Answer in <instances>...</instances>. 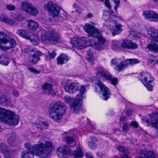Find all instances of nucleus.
I'll return each mask as SVG.
<instances>
[{
	"instance_id": "23",
	"label": "nucleus",
	"mask_w": 158,
	"mask_h": 158,
	"mask_svg": "<svg viewBox=\"0 0 158 158\" xmlns=\"http://www.w3.org/2000/svg\"><path fill=\"white\" fill-rule=\"evenodd\" d=\"M114 23L113 28H112V34L113 36L119 34L122 31V25L120 24H117L115 22Z\"/></svg>"
},
{
	"instance_id": "29",
	"label": "nucleus",
	"mask_w": 158,
	"mask_h": 158,
	"mask_svg": "<svg viewBox=\"0 0 158 158\" xmlns=\"http://www.w3.org/2000/svg\"><path fill=\"white\" fill-rule=\"evenodd\" d=\"M147 48H148L149 51L153 52H158V45L156 43L148 44Z\"/></svg>"
},
{
	"instance_id": "25",
	"label": "nucleus",
	"mask_w": 158,
	"mask_h": 158,
	"mask_svg": "<svg viewBox=\"0 0 158 158\" xmlns=\"http://www.w3.org/2000/svg\"><path fill=\"white\" fill-rule=\"evenodd\" d=\"M10 61L9 58L5 54L0 55V64L4 65H8Z\"/></svg>"
},
{
	"instance_id": "52",
	"label": "nucleus",
	"mask_w": 158,
	"mask_h": 158,
	"mask_svg": "<svg viewBox=\"0 0 158 158\" xmlns=\"http://www.w3.org/2000/svg\"><path fill=\"white\" fill-rule=\"evenodd\" d=\"M122 63L123 64V66H124L125 67L129 64H130V61L129 59L126 60L122 62Z\"/></svg>"
},
{
	"instance_id": "48",
	"label": "nucleus",
	"mask_w": 158,
	"mask_h": 158,
	"mask_svg": "<svg viewBox=\"0 0 158 158\" xmlns=\"http://www.w3.org/2000/svg\"><path fill=\"white\" fill-rule=\"evenodd\" d=\"M28 69L31 71V72L35 74H38L40 73V71L37 70L36 69L31 67H29Z\"/></svg>"
},
{
	"instance_id": "5",
	"label": "nucleus",
	"mask_w": 158,
	"mask_h": 158,
	"mask_svg": "<svg viewBox=\"0 0 158 158\" xmlns=\"http://www.w3.org/2000/svg\"><path fill=\"white\" fill-rule=\"evenodd\" d=\"M85 90L84 85H81L79 89L80 94H77L74 99V102L70 104V106L73 109L74 113L76 114H78L81 109L82 104L81 101L83 98L82 95L84 93Z\"/></svg>"
},
{
	"instance_id": "30",
	"label": "nucleus",
	"mask_w": 158,
	"mask_h": 158,
	"mask_svg": "<svg viewBox=\"0 0 158 158\" xmlns=\"http://www.w3.org/2000/svg\"><path fill=\"white\" fill-rule=\"evenodd\" d=\"M24 146L25 148L27 150V151L30 153H35V145L32 146L30 143L27 142L24 144Z\"/></svg>"
},
{
	"instance_id": "51",
	"label": "nucleus",
	"mask_w": 158,
	"mask_h": 158,
	"mask_svg": "<svg viewBox=\"0 0 158 158\" xmlns=\"http://www.w3.org/2000/svg\"><path fill=\"white\" fill-rule=\"evenodd\" d=\"M87 54L89 56L88 58L90 60H93V52L91 51V50H89L87 52Z\"/></svg>"
},
{
	"instance_id": "16",
	"label": "nucleus",
	"mask_w": 158,
	"mask_h": 158,
	"mask_svg": "<svg viewBox=\"0 0 158 158\" xmlns=\"http://www.w3.org/2000/svg\"><path fill=\"white\" fill-rule=\"evenodd\" d=\"M143 15L145 19H149L151 21L156 22L158 20V14L153 11H145Z\"/></svg>"
},
{
	"instance_id": "1",
	"label": "nucleus",
	"mask_w": 158,
	"mask_h": 158,
	"mask_svg": "<svg viewBox=\"0 0 158 158\" xmlns=\"http://www.w3.org/2000/svg\"><path fill=\"white\" fill-rule=\"evenodd\" d=\"M66 107L64 104L60 101L51 103L48 108V111L51 118L57 121L62 117L66 112Z\"/></svg>"
},
{
	"instance_id": "10",
	"label": "nucleus",
	"mask_w": 158,
	"mask_h": 158,
	"mask_svg": "<svg viewBox=\"0 0 158 158\" xmlns=\"http://www.w3.org/2000/svg\"><path fill=\"white\" fill-rule=\"evenodd\" d=\"M96 79L97 81L95 83L98 85L102 92L103 99L106 101L110 97L111 94L110 92L109 88L105 86L101 81L97 78Z\"/></svg>"
},
{
	"instance_id": "22",
	"label": "nucleus",
	"mask_w": 158,
	"mask_h": 158,
	"mask_svg": "<svg viewBox=\"0 0 158 158\" xmlns=\"http://www.w3.org/2000/svg\"><path fill=\"white\" fill-rule=\"evenodd\" d=\"M35 125L37 130L40 131H42L44 129H47L48 126L47 122L39 120H37Z\"/></svg>"
},
{
	"instance_id": "58",
	"label": "nucleus",
	"mask_w": 158,
	"mask_h": 158,
	"mask_svg": "<svg viewBox=\"0 0 158 158\" xmlns=\"http://www.w3.org/2000/svg\"><path fill=\"white\" fill-rule=\"evenodd\" d=\"M30 41L33 45L35 46L38 44L39 43V40H30Z\"/></svg>"
},
{
	"instance_id": "35",
	"label": "nucleus",
	"mask_w": 158,
	"mask_h": 158,
	"mask_svg": "<svg viewBox=\"0 0 158 158\" xmlns=\"http://www.w3.org/2000/svg\"><path fill=\"white\" fill-rule=\"evenodd\" d=\"M38 37L37 34L33 32H31L28 31L27 34V39L34 40L38 39Z\"/></svg>"
},
{
	"instance_id": "28",
	"label": "nucleus",
	"mask_w": 158,
	"mask_h": 158,
	"mask_svg": "<svg viewBox=\"0 0 158 158\" xmlns=\"http://www.w3.org/2000/svg\"><path fill=\"white\" fill-rule=\"evenodd\" d=\"M73 153L75 158H81L83 156V153L80 147H77V149L75 150Z\"/></svg>"
},
{
	"instance_id": "8",
	"label": "nucleus",
	"mask_w": 158,
	"mask_h": 158,
	"mask_svg": "<svg viewBox=\"0 0 158 158\" xmlns=\"http://www.w3.org/2000/svg\"><path fill=\"white\" fill-rule=\"evenodd\" d=\"M44 7L45 9L48 11L50 15L53 17L58 15L60 10V7L52 2H49L45 5Z\"/></svg>"
},
{
	"instance_id": "20",
	"label": "nucleus",
	"mask_w": 158,
	"mask_h": 158,
	"mask_svg": "<svg viewBox=\"0 0 158 158\" xmlns=\"http://www.w3.org/2000/svg\"><path fill=\"white\" fill-rule=\"evenodd\" d=\"M137 48V44L131 42L130 40H123L121 44V48L123 49H134Z\"/></svg>"
},
{
	"instance_id": "12",
	"label": "nucleus",
	"mask_w": 158,
	"mask_h": 158,
	"mask_svg": "<svg viewBox=\"0 0 158 158\" xmlns=\"http://www.w3.org/2000/svg\"><path fill=\"white\" fill-rule=\"evenodd\" d=\"M129 27L131 31L128 36L129 38L133 40L141 39V35L139 32L140 30V27L139 26H136L134 23H132L130 25Z\"/></svg>"
},
{
	"instance_id": "56",
	"label": "nucleus",
	"mask_w": 158,
	"mask_h": 158,
	"mask_svg": "<svg viewBox=\"0 0 158 158\" xmlns=\"http://www.w3.org/2000/svg\"><path fill=\"white\" fill-rule=\"evenodd\" d=\"M12 94L14 96L16 97L19 96V92L16 89L13 90Z\"/></svg>"
},
{
	"instance_id": "3",
	"label": "nucleus",
	"mask_w": 158,
	"mask_h": 158,
	"mask_svg": "<svg viewBox=\"0 0 158 158\" xmlns=\"http://www.w3.org/2000/svg\"><path fill=\"white\" fill-rule=\"evenodd\" d=\"M19 118L18 116L9 110L0 107V120L5 123L15 126L18 124Z\"/></svg>"
},
{
	"instance_id": "43",
	"label": "nucleus",
	"mask_w": 158,
	"mask_h": 158,
	"mask_svg": "<svg viewBox=\"0 0 158 158\" xmlns=\"http://www.w3.org/2000/svg\"><path fill=\"white\" fill-rule=\"evenodd\" d=\"M24 51L25 53L29 54L31 52H34L35 50L31 48L28 47L24 49Z\"/></svg>"
},
{
	"instance_id": "17",
	"label": "nucleus",
	"mask_w": 158,
	"mask_h": 158,
	"mask_svg": "<svg viewBox=\"0 0 158 158\" xmlns=\"http://www.w3.org/2000/svg\"><path fill=\"white\" fill-rule=\"evenodd\" d=\"M7 146L4 143H0V150L1 153H5V158H14L13 152L12 151L7 149Z\"/></svg>"
},
{
	"instance_id": "21",
	"label": "nucleus",
	"mask_w": 158,
	"mask_h": 158,
	"mask_svg": "<svg viewBox=\"0 0 158 158\" xmlns=\"http://www.w3.org/2000/svg\"><path fill=\"white\" fill-rule=\"evenodd\" d=\"M42 53L38 51L32 55H29V60L31 63L32 64H36L40 60V56H41Z\"/></svg>"
},
{
	"instance_id": "55",
	"label": "nucleus",
	"mask_w": 158,
	"mask_h": 158,
	"mask_svg": "<svg viewBox=\"0 0 158 158\" xmlns=\"http://www.w3.org/2000/svg\"><path fill=\"white\" fill-rule=\"evenodd\" d=\"M113 1L114 2L115 4V6H114V8L115 10V11H116L117 8L119 4L120 1V0H113Z\"/></svg>"
},
{
	"instance_id": "36",
	"label": "nucleus",
	"mask_w": 158,
	"mask_h": 158,
	"mask_svg": "<svg viewBox=\"0 0 158 158\" xmlns=\"http://www.w3.org/2000/svg\"><path fill=\"white\" fill-rule=\"evenodd\" d=\"M0 40H14L12 39L10 35L6 34L3 32H0Z\"/></svg>"
},
{
	"instance_id": "60",
	"label": "nucleus",
	"mask_w": 158,
	"mask_h": 158,
	"mask_svg": "<svg viewBox=\"0 0 158 158\" xmlns=\"http://www.w3.org/2000/svg\"><path fill=\"white\" fill-rule=\"evenodd\" d=\"M86 156L87 158H94L92 154L90 153H87L86 154Z\"/></svg>"
},
{
	"instance_id": "44",
	"label": "nucleus",
	"mask_w": 158,
	"mask_h": 158,
	"mask_svg": "<svg viewBox=\"0 0 158 158\" xmlns=\"http://www.w3.org/2000/svg\"><path fill=\"white\" fill-rule=\"evenodd\" d=\"M123 131L127 132L129 129V125L127 123L123 124Z\"/></svg>"
},
{
	"instance_id": "14",
	"label": "nucleus",
	"mask_w": 158,
	"mask_h": 158,
	"mask_svg": "<svg viewBox=\"0 0 158 158\" xmlns=\"http://www.w3.org/2000/svg\"><path fill=\"white\" fill-rule=\"evenodd\" d=\"M59 153L58 156L60 158L64 157L65 156L68 155L71 152L70 147L66 145L61 146L58 148Z\"/></svg>"
},
{
	"instance_id": "6",
	"label": "nucleus",
	"mask_w": 158,
	"mask_h": 158,
	"mask_svg": "<svg viewBox=\"0 0 158 158\" xmlns=\"http://www.w3.org/2000/svg\"><path fill=\"white\" fill-rule=\"evenodd\" d=\"M84 30L88 33V36L92 37L94 38H97L98 40H105L102 36L101 32L93 25L86 24L84 27Z\"/></svg>"
},
{
	"instance_id": "18",
	"label": "nucleus",
	"mask_w": 158,
	"mask_h": 158,
	"mask_svg": "<svg viewBox=\"0 0 158 158\" xmlns=\"http://www.w3.org/2000/svg\"><path fill=\"white\" fill-rule=\"evenodd\" d=\"M137 152L141 155L138 158H155L156 155L152 151H145L143 150H138Z\"/></svg>"
},
{
	"instance_id": "57",
	"label": "nucleus",
	"mask_w": 158,
	"mask_h": 158,
	"mask_svg": "<svg viewBox=\"0 0 158 158\" xmlns=\"http://www.w3.org/2000/svg\"><path fill=\"white\" fill-rule=\"evenodd\" d=\"M131 125L133 127L135 128H137L138 126V125L136 121H132L131 123Z\"/></svg>"
},
{
	"instance_id": "46",
	"label": "nucleus",
	"mask_w": 158,
	"mask_h": 158,
	"mask_svg": "<svg viewBox=\"0 0 158 158\" xmlns=\"http://www.w3.org/2000/svg\"><path fill=\"white\" fill-rule=\"evenodd\" d=\"M73 6L75 8V12H77L79 14L81 12V10L79 6L76 3H74L73 5Z\"/></svg>"
},
{
	"instance_id": "11",
	"label": "nucleus",
	"mask_w": 158,
	"mask_h": 158,
	"mask_svg": "<svg viewBox=\"0 0 158 158\" xmlns=\"http://www.w3.org/2000/svg\"><path fill=\"white\" fill-rule=\"evenodd\" d=\"M21 6L22 9L33 15H36L38 14V11L36 7L31 3L23 2L22 3Z\"/></svg>"
},
{
	"instance_id": "2",
	"label": "nucleus",
	"mask_w": 158,
	"mask_h": 158,
	"mask_svg": "<svg viewBox=\"0 0 158 158\" xmlns=\"http://www.w3.org/2000/svg\"><path fill=\"white\" fill-rule=\"evenodd\" d=\"M106 42V40H71L70 43L78 49L92 46L95 49L99 50Z\"/></svg>"
},
{
	"instance_id": "13",
	"label": "nucleus",
	"mask_w": 158,
	"mask_h": 158,
	"mask_svg": "<svg viewBox=\"0 0 158 158\" xmlns=\"http://www.w3.org/2000/svg\"><path fill=\"white\" fill-rule=\"evenodd\" d=\"M16 44L15 40H0V49L3 51L14 48Z\"/></svg>"
},
{
	"instance_id": "40",
	"label": "nucleus",
	"mask_w": 158,
	"mask_h": 158,
	"mask_svg": "<svg viewBox=\"0 0 158 158\" xmlns=\"http://www.w3.org/2000/svg\"><path fill=\"white\" fill-rule=\"evenodd\" d=\"M64 99L65 102L67 103L71 102L72 103L74 102V99L70 97L65 96L64 97Z\"/></svg>"
},
{
	"instance_id": "32",
	"label": "nucleus",
	"mask_w": 158,
	"mask_h": 158,
	"mask_svg": "<svg viewBox=\"0 0 158 158\" xmlns=\"http://www.w3.org/2000/svg\"><path fill=\"white\" fill-rule=\"evenodd\" d=\"M28 31L25 29H19L16 33L23 38L27 39Z\"/></svg>"
},
{
	"instance_id": "9",
	"label": "nucleus",
	"mask_w": 158,
	"mask_h": 158,
	"mask_svg": "<svg viewBox=\"0 0 158 158\" xmlns=\"http://www.w3.org/2000/svg\"><path fill=\"white\" fill-rule=\"evenodd\" d=\"M98 69V71L96 73V75L97 77H100V76L102 77L107 80L110 81L111 84L114 85H115L118 84V79L117 78H112V76L110 75L106 74L105 70L102 67H99Z\"/></svg>"
},
{
	"instance_id": "41",
	"label": "nucleus",
	"mask_w": 158,
	"mask_h": 158,
	"mask_svg": "<svg viewBox=\"0 0 158 158\" xmlns=\"http://www.w3.org/2000/svg\"><path fill=\"white\" fill-rule=\"evenodd\" d=\"M56 55V53L53 51L52 53H50L49 51L48 52V55L47 56V59H51L52 58H54Z\"/></svg>"
},
{
	"instance_id": "4",
	"label": "nucleus",
	"mask_w": 158,
	"mask_h": 158,
	"mask_svg": "<svg viewBox=\"0 0 158 158\" xmlns=\"http://www.w3.org/2000/svg\"><path fill=\"white\" fill-rule=\"evenodd\" d=\"M35 154L40 157H46L49 155L52 147V143L49 141H46L45 143L39 142L35 145Z\"/></svg>"
},
{
	"instance_id": "47",
	"label": "nucleus",
	"mask_w": 158,
	"mask_h": 158,
	"mask_svg": "<svg viewBox=\"0 0 158 158\" xmlns=\"http://www.w3.org/2000/svg\"><path fill=\"white\" fill-rule=\"evenodd\" d=\"M88 145L89 147L92 149H95L97 147L96 144L92 141L89 142Z\"/></svg>"
},
{
	"instance_id": "45",
	"label": "nucleus",
	"mask_w": 158,
	"mask_h": 158,
	"mask_svg": "<svg viewBox=\"0 0 158 158\" xmlns=\"http://www.w3.org/2000/svg\"><path fill=\"white\" fill-rule=\"evenodd\" d=\"M142 119L144 123H147V126H151V123H149V121L148 119L144 116H143L142 118Z\"/></svg>"
},
{
	"instance_id": "63",
	"label": "nucleus",
	"mask_w": 158,
	"mask_h": 158,
	"mask_svg": "<svg viewBox=\"0 0 158 158\" xmlns=\"http://www.w3.org/2000/svg\"><path fill=\"white\" fill-rule=\"evenodd\" d=\"M125 119V117L123 116H121L120 118V121L121 122H123Z\"/></svg>"
},
{
	"instance_id": "34",
	"label": "nucleus",
	"mask_w": 158,
	"mask_h": 158,
	"mask_svg": "<svg viewBox=\"0 0 158 158\" xmlns=\"http://www.w3.org/2000/svg\"><path fill=\"white\" fill-rule=\"evenodd\" d=\"M34 154L24 151L21 154L22 158H33V154Z\"/></svg>"
},
{
	"instance_id": "27",
	"label": "nucleus",
	"mask_w": 158,
	"mask_h": 158,
	"mask_svg": "<svg viewBox=\"0 0 158 158\" xmlns=\"http://www.w3.org/2000/svg\"><path fill=\"white\" fill-rule=\"evenodd\" d=\"M69 60L68 56L66 55L61 54L57 58V61L58 64L61 65L65 62H66Z\"/></svg>"
},
{
	"instance_id": "7",
	"label": "nucleus",
	"mask_w": 158,
	"mask_h": 158,
	"mask_svg": "<svg viewBox=\"0 0 158 158\" xmlns=\"http://www.w3.org/2000/svg\"><path fill=\"white\" fill-rule=\"evenodd\" d=\"M139 78L148 90H152L153 86L151 83L153 81L154 79L150 73L148 72H143L140 74Z\"/></svg>"
},
{
	"instance_id": "61",
	"label": "nucleus",
	"mask_w": 158,
	"mask_h": 158,
	"mask_svg": "<svg viewBox=\"0 0 158 158\" xmlns=\"http://www.w3.org/2000/svg\"><path fill=\"white\" fill-rule=\"evenodd\" d=\"M6 104L7 105H10L11 104V100L10 99H7L6 98V100L5 101Z\"/></svg>"
},
{
	"instance_id": "19",
	"label": "nucleus",
	"mask_w": 158,
	"mask_h": 158,
	"mask_svg": "<svg viewBox=\"0 0 158 158\" xmlns=\"http://www.w3.org/2000/svg\"><path fill=\"white\" fill-rule=\"evenodd\" d=\"M64 88L66 92L70 93L75 92L78 89L77 84L74 82H71L66 83Z\"/></svg>"
},
{
	"instance_id": "64",
	"label": "nucleus",
	"mask_w": 158,
	"mask_h": 158,
	"mask_svg": "<svg viewBox=\"0 0 158 158\" xmlns=\"http://www.w3.org/2000/svg\"><path fill=\"white\" fill-rule=\"evenodd\" d=\"M103 155V154L101 152H98L97 153V156L99 157H101Z\"/></svg>"
},
{
	"instance_id": "31",
	"label": "nucleus",
	"mask_w": 158,
	"mask_h": 158,
	"mask_svg": "<svg viewBox=\"0 0 158 158\" xmlns=\"http://www.w3.org/2000/svg\"><path fill=\"white\" fill-rule=\"evenodd\" d=\"M16 139V133L12 132L10 134L9 137L7 140L8 144L10 146H12V144Z\"/></svg>"
},
{
	"instance_id": "37",
	"label": "nucleus",
	"mask_w": 158,
	"mask_h": 158,
	"mask_svg": "<svg viewBox=\"0 0 158 158\" xmlns=\"http://www.w3.org/2000/svg\"><path fill=\"white\" fill-rule=\"evenodd\" d=\"M117 149L119 151L124 153H128V151L127 148L123 145H119L117 147Z\"/></svg>"
},
{
	"instance_id": "42",
	"label": "nucleus",
	"mask_w": 158,
	"mask_h": 158,
	"mask_svg": "<svg viewBox=\"0 0 158 158\" xmlns=\"http://www.w3.org/2000/svg\"><path fill=\"white\" fill-rule=\"evenodd\" d=\"M116 67L118 68L117 70L119 72H120L122 71L123 69H124L125 67L124 66H123V64L121 62L119 64L117 65Z\"/></svg>"
},
{
	"instance_id": "33",
	"label": "nucleus",
	"mask_w": 158,
	"mask_h": 158,
	"mask_svg": "<svg viewBox=\"0 0 158 158\" xmlns=\"http://www.w3.org/2000/svg\"><path fill=\"white\" fill-rule=\"evenodd\" d=\"M0 20L11 25H13L15 23V22L13 20L6 18L5 16L0 18Z\"/></svg>"
},
{
	"instance_id": "26",
	"label": "nucleus",
	"mask_w": 158,
	"mask_h": 158,
	"mask_svg": "<svg viewBox=\"0 0 158 158\" xmlns=\"http://www.w3.org/2000/svg\"><path fill=\"white\" fill-rule=\"evenodd\" d=\"M28 27L30 30L35 31L38 27V24L36 22L32 20H28Z\"/></svg>"
},
{
	"instance_id": "59",
	"label": "nucleus",
	"mask_w": 158,
	"mask_h": 158,
	"mask_svg": "<svg viewBox=\"0 0 158 158\" xmlns=\"http://www.w3.org/2000/svg\"><path fill=\"white\" fill-rule=\"evenodd\" d=\"M126 114L129 116L131 115L132 114V110L131 109H129L127 110Z\"/></svg>"
},
{
	"instance_id": "49",
	"label": "nucleus",
	"mask_w": 158,
	"mask_h": 158,
	"mask_svg": "<svg viewBox=\"0 0 158 158\" xmlns=\"http://www.w3.org/2000/svg\"><path fill=\"white\" fill-rule=\"evenodd\" d=\"M129 60L130 61V64L133 65L135 64L139 63V61L136 59H130Z\"/></svg>"
},
{
	"instance_id": "38",
	"label": "nucleus",
	"mask_w": 158,
	"mask_h": 158,
	"mask_svg": "<svg viewBox=\"0 0 158 158\" xmlns=\"http://www.w3.org/2000/svg\"><path fill=\"white\" fill-rule=\"evenodd\" d=\"M58 40H42L43 43L49 44H55L58 42Z\"/></svg>"
},
{
	"instance_id": "54",
	"label": "nucleus",
	"mask_w": 158,
	"mask_h": 158,
	"mask_svg": "<svg viewBox=\"0 0 158 158\" xmlns=\"http://www.w3.org/2000/svg\"><path fill=\"white\" fill-rule=\"evenodd\" d=\"M6 98L4 96H0V103H3L5 102L6 100Z\"/></svg>"
},
{
	"instance_id": "62",
	"label": "nucleus",
	"mask_w": 158,
	"mask_h": 158,
	"mask_svg": "<svg viewBox=\"0 0 158 158\" xmlns=\"http://www.w3.org/2000/svg\"><path fill=\"white\" fill-rule=\"evenodd\" d=\"M111 64L114 65H116L117 64L116 60L114 59H112L111 61Z\"/></svg>"
},
{
	"instance_id": "39",
	"label": "nucleus",
	"mask_w": 158,
	"mask_h": 158,
	"mask_svg": "<svg viewBox=\"0 0 158 158\" xmlns=\"http://www.w3.org/2000/svg\"><path fill=\"white\" fill-rule=\"evenodd\" d=\"M64 140L69 144L72 143L74 140L73 138L69 136H66L65 137Z\"/></svg>"
},
{
	"instance_id": "24",
	"label": "nucleus",
	"mask_w": 158,
	"mask_h": 158,
	"mask_svg": "<svg viewBox=\"0 0 158 158\" xmlns=\"http://www.w3.org/2000/svg\"><path fill=\"white\" fill-rule=\"evenodd\" d=\"M42 89L44 93L49 94L52 90V85L47 83H44L42 85Z\"/></svg>"
},
{
	"instance_id": "53",
	"label": "nucleus",
	"mask_w": 158,
	"mask_h": 158,
	"mask_svg": "<svg viewBox=\"0 0 158 158\" xmlns=\"http://www.w3.org/2000/svg\"><path fill=\"white\" fill-rule=\"evenodd\" d=\"M105 6L108 9H110L111 6L109 0H105Z\"/></svg>"
},
{
	"instance_id": "50",
	"label": "nucleus",
	"mask_w": 158,
	"mask_h": 158,
	"mask_svg": "<svg viewBox=\"0 0 158 158\" xmlns=\"http://www.w3.org/2000/svg\"><path fill=\"white\" fill-rule=\"evenodd\" d=\"M6 7L7 9L9 10H14L15 9V6L11 4L7 5Z\"/></svg>"
},
{
	"instance_id": "15",
	"label": "nucleus",
	"mask_w": 158,
	"mask_h": 158,
	"mask_svg": "<svg viewBox=\"0 0 158 158\" xmlns=\"http://www.w3.org/2000/svg\"><path fill=\"white\" fill-rule=\"evenodd\" d=\"M114 12V11L112 10L104 12L102 15V18L106 21L114 23L115 22V19L116 16L112 15Z\"/></svg>"
}]
</instances>
